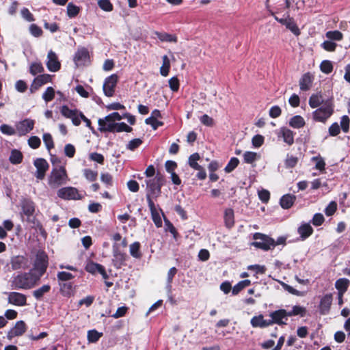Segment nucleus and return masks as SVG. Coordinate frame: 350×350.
<instances>
[{
  "label": "nucleus",
  "mask_w": 350,
  "mask_h": 350,
  "mask_svg": "<svg viewBox=\"0 0 350 350\" xmlns=\"http://www.w3.org/2000/svg\"><path fill=\"white\" fill-rule=\"evenodd\" d=\"M40 280L39 275L33 270H30L14 275L10 282L12 289H30L37 285Z\"/></svg>",
  "instance_id": "obj_1"
},
{
  "label": "nucleus",
  "mask_w": 350,
  "mask_h": 350,
  "mask_svg": "<svg viewBox=\"0 0 350 350\" xmlns=\"http://www.w3.org/2000/svg\"><path fill=\"white\" fill-rule=\"evenodd\" d=\"M165 183L164 176L160 173H157L154 178H148L146 180V200L148 202L149 200L157 198L161 192V187Z\"/></svg>",
  "instance_id": "obj_2"
},
{
  "label": "nucleus",
  "mask_w": 350,
  "mask_h": 350,
  "mask_svg": "<svg viewBox=\"0 0 350 350\" xmlns=\"http://www.w3.org/2000/svg\"><path fill=\"white\" fill-rule=\"evenodd\" d=\"M68 180V174L63 166L53 168L48 177V184L52 189H56L66 184Z\"/></svg>",
  "instance_id": "obj_3"
},
{
  "label": "nucleus",
  "mask_w": 350,
  "mask_h": 350,
  "mask_svg": "<svg viewBox=\"0 0 350 350\" xmlns=\"http://www.w3.org/2000/svg\"><path fill=\"white\" fill-rule=\"evenodd\" d=\"M254 239L255 241L252 243V245L256 247L266 251L275 247V240L267 235L261 233H255Z\"/></svg>",
  "instance_id": "obj_4"
},
{
  "label": "nucleus",
  "mask_w": 350,
  "mask_h": 350,
  "mask_svg": "<svg viewBox=\"0 0 350 350\" xmlns=\"http://www.w3.org/2000/svg\"><path fill=\"white\" fill-rule=\"evenodd\" d=\"M48 267V257L44 252H38L36 254L33 271L36 273L37 275H39V278L42 276L45 273Z\"/></svg>",
  "instance_id": "obj_5"
},
{
  "label": "nucleus",
  "mask_w": 350,
  "mask_h": 350,
  "mask_svg": "<svg viewBox=\"0 0 350 350\" xmlns=\"http://www.w3.org/2000/svg\"><path fill=\"white\" fill-rule=\"evenodd\" d=\"M57 196L66 200H77L82 199V196L78 189L72 187H66L59 189L57 191Z\"/></svg>",
  "instance_id": "obj_6"
},
{
  "label": "nucleus",
  "mask_w": 350,
  "mask_h": 350,
  "mask_svg": "<svg viewBox=\"0 0 350 350\" xmlns=\"http://www.w3.org/2000/svg\"><path fill=\"white\" fill-rule=\"evenodd\" d=\"M118 77L116 74H113L107 77L103 84V92L105 96L111 97L114 94L115 88L118 83Z\"/></svg>",
  "instance_id": "obj_7"
},
{
  "label": "nucleus",
  "mask_w": 350,
  "mask_h": 350,
  "mask_svg": "<svg viewBox=\"0 0 350 350\" xmlns=\"http://www.w3.org/2000/svg\"><path fill=\"white\" fill-rule=\"evenodd\" d=\"M34 124V120L29 118L18 122L16 124L17 134L19 136L25 135L33 129Z\"/></svg>",
  "instance_id": "obj_8"
},
{
  "label": "nucleus",
  "mask_w": 350,
  "mask_h": 350,
  "mask_svg": "<svg viewBox=\"0 0 350 350\" xmlns=\"http://www.w3.org/2000/svg\"><path fill=\"white\" fill-rule=\"evenodd\" d=\"M33 165L36 168V172L35 173L36 178L38 180L44 179L45 174L49 167V165L47 161L44 159L38 158L34 161Z\"/></svg>",
  "instance_id": "obj_9"
},
{
  "label": "nucleus",
  "mask_w": 350,
  "mask_h": 350,
  "mask_svg": "<svg viewBox=\"0 0 350 350\" xmlns=\"http://www.w3.org/2000/svg\"><path fill=\"white\" fill-rule=\"evenodd\" d=\"M46 65L48 70L51 72H57L60 69L61 63L58 59L57 54L52 50L47 54Z\"/></svg>",
  "instance_id": "obj_10"
},
{
  "label": "nucleus",
  "mask_w": 350,
  "mask_h": 350,
  "mask_svg": "<svg viewBox=\"0 0 350 350\" xmlns=\"http://www.w3.org/2000/svg\"><path fill=\"white\" fill-rule=\"evenodd\" d=\"M10 264L13 270L26 269L29 265L28 258L20 255L12 257Z\"/></svg>",
  "instance_id": "obj_11"
},
{
  "label": "nucleus",
  "mask_w": 350,
  "mask_h": 350,
  "mask_svg": "<svg viewBox=\"0 0 350 350\" xmlns=\"http://www.w3.org/2000/svg\"><path fill=\"white\" fill-rule=\"evenodd\" d=\"M8 303L17 306H24L27 304L26 296L21 293L10 292L8 294Z\"/></svg>",
  "instance_id": "obj_12"
},
{
  "label": "nucleus",
  "mask_w": 350,
  "mask_h": 350,
  "mask_svg": "<svg viewBox=\"0 0 350 350\" xmlns=\"http://www.w3.org/2000/svg\"><path fill=\"white\" fill-rule=\"evenodd\" d=\"M271 319L269 321L271 323V325L273 323H276L278 325L286 324V322L284 321V319L287 320L288 311L284 309L278 310L274 311L270 314Z\"/></svg>",
  "instance_id": "obj_13"
},
{
  "label": "nucleus",
  "mask_w": 350,
  "mask_h": 350,
  "mask_svg": "<svg viewBox=\"0 0 350 350\" xmlns=\"http://www.w3.org/2000/svg\"><path fill=\"white\" fill-rule=\"evenodd\" d=\"M98 130L100 132H113L116 124L112 119H108L107 116L104 118H100L98 121Z\"/></svg>",
  "instance_id": "obj_14"
},
{
  "label": "nucleus",
  "mask_w": 350,
  "mask_h": 350,
  "mask_svg": "<svg viewBox=\"0 0 350 350\" xmlns=\"http://www.w3.org/2000/svg\"><path fill=\"white\" fill-rule=\"evenodd\" d=\"M89 52L85 48L78 49L77 51L74 61L77 66L85 65L89 61Z\"/></svg>",
  "instance_id": "obj_15"
},
{
  "label": "nucleus",
  "mask_w": 350,
  "mask_h": 350,
  "mask_svg": "<svg viewBox=\"0 0 350 350\" xmlns=\"http://www.w3.org/2000/svg\"><path fill=\"white\" fill-rule=\"evenodd\" d=\"M314 81V76L310 73L306 72L304 74L299 81V88L301 91L309 90L312 85Z\"/></svg>",
  "instance_id": "obj_16"
},
{
  "label": "nucleus",
  "mask_w": 350,
  "mask_h": 350,
  "mask_svg": "<svg viewBox=\"0 0 350 350\" xmlns=\"http://www.w3.org/2000/svg\"><path fill=\"white\" fill-rule=\"evenodd\" d=\"M23 213L30 217L35 212V204L29 199H23L21 203Z\"/></svg>",
  "instance_id": "obj_17"
},
{
  "label": "nucleus",
  "mask_w": 350,
  "mask_h": 350,
  "mask_svg": "<svg viewBox=\"0 0 350 350\" xmlns=\"http://www.w3.org/2000/svg\"><path fill=\"white\" fill-rule=\"evenodd\" d=\"M328 118V109L327 107L323 106L315 110L313 112V118L315 121L325 122Z\"/></svg>",
  "instance_id": "obj_18"
},
{
  "label": "nucleus",
  "mask_w": 350,
  "mask_h": 350,
  "mask_svg": "<svg viewBox=\"0 0 350 350\" xmlns=\"http://www.w3.org/2000/svg\"><path fill=\"white\" fill-rule=\"evenodd\" d=\"M250 323L254 327L263 328L271 325V323L269 321V319H264L262 314L254 317L251 319Z\"/></svg>",
  "instance_id": "obj_19"
},
{
  "label": "nucleus",
  "mask_w": 350,
  "mask_h": 350,
  "mask_svg": "<svg viewBox=\"0 0 350 350\" xmlns=\"http://www.w3.org/2000/svg\"><path fill=\"white\" fill-rule=\"evenodd\" d=\"M148 207H149L150 213H151L152 218L155 225L157 227L161 226L162 221H161L159 214L157 210V208L155 206V204H154L153 200L148 199Z\"/></svg>",
  "instance_id": "obj_20"
},
{
  "label": "nucleus",
  "mask_w": 350,
  "mask_h": 350,
  "mask_svg": "<svg viewBox=\"0 0 350 350\" xmlns=\"http://www.w3.org/2000/svg\"><path fill=\"white\" fill-rule=\"evenodd\" d=\"M26 331V325L23 321H18L15 326L10 331V337L21 336Z\"/></svg>",
  "instance_id": "obj_21"
},
{
  "label": "nucleus",
  "mask_w": 350,
  "mask_h": 350,
  "mask_svg": "<svg viewBox=\"0 0 350 350\" xmlns=\"http://www.w3.org/2000/svg\"><path fill=\"white\" fill-rule=\"evenodd\" d=\"M350 280L347 278H339L336 280L335 284L336 288L340 296H342L344 293L348 290Z\"/></svg>",
  "instance_id": "obj_22"
},
{
  "label": "nucleus",
  "mask_w": 350,
  "mask_h": 350,
  "mask_svg": "<svg viewBox=\"0 0 350 350\" xmlns=\"http://www.w3.org/2000/svg\"><path fill=\"white\" fill-rule=\"evenodd\" d=\"M297 232L301 239L304 240L312 234L313 229L309 224L304 223L298 228Z\"/></svg>",
  "instance_id": "obj_23"
},
{
  "label": "nucleus",
  "mask_w": 350,
  "mask_h": 350,
  "mask_svg": "<svg viewBox=\"0 0 350 350\" xmlns=\"http://www.w3.org/2000/svg\"><path fill=\"white\" fill-rule=\"evenodd\" d=\"M225 226L228 228H231L234 224V211L229 208H226L224 211V216Z\"/></svg>",
  "instance_id": "obj_24"
},
{
  "label": "nucleus",
  "mask_w": 350,
  "mask_h": 350,
  "mask_svg": "<svg viewBox=\"0 0 350 350\" xmlns=\"http://www.w3.org/2000/svg\"><path fill=\"white\" fill-rule=\"evenodd\" d=\"M295 196L291 194L284 195L280 199V205L283 208L288 209L294 204Z\"/></svg>",
  "instance_id": "obj_25"
},
{
  "label": "nucleus",
  "mask_w": 350,
  "mask_h": 350,
  "mask_svg": "<svg viewBox=\"0 0 350 350\" xmlns=\"http://www.w3.org/2000/svg\"><path fill=\"white\" fill-rule=\"evenodd\" d=\"M286 27L289 29L294 35L299 36L300 34V30L295 23L294 19L288 15L286 16V21L284 23Z\"/></svg>",
  "instance_id": "obj_26"
},
{
  "label": "nucleus",
  "mask_w": 350,
  "mask_h": 350,
  "mask_svg": "<svg viewBox=\"0 0 350 350\" xmlns=\"http://www.w3.org/2000/svg\"><path fill=\"white\" fill-rule=\"evenodd\" d=\"M280 134L282 135L284 141L288 145H291L294 142L293 132L287 128H281Z\"/></svg>",
  "instance_id": "obj_27"
},
{
  "label": "nucleus",
  "mask_w": 350,
  "mask_h": 350,
  "mask_svg": "<svg viewBox=\"0 0 350 350\" xmlns=\"http://www.w3.org/2000/svg\"><path fill=\"white\" fill-rule=\"evenodd\" d=\"M324 103V98L321 93L312 94L309 99V105L312 108H316Z\"/></svg>",
  "instance_id": "obj_28"
},
{
  "label": "nucleus",
  "mask_w": 350,
  "mask_h": 350,
  "mask_svg": "<svg viewBox=\"0 0 350 350\" xmlns=\"http://www.w3.org/2000/svg\"><path fill=\"white\" fill-rule=\"evenodd\" d=\"M155 34L157 35V38L161 41V42H177V37L175 35L170 34L165 32H156Z\"/></svg>",
  "instance_id": "obj_29"
},
{
  "label": "nucleus",
  "mask_w": 350,
  "mask_h": 350,
  "mask_svg": "<svg viewBox=\"0 0 350 350\" xmlns=\"http://www.w3.org/2000/svg\"><path fill=\"white\" fill-rule=\"evenodd\" d=\"M289 125L295 129H300L305 125V120L301 116H295L290 119Z\"/></svg>",
  "instance_id": "obj_30"
},
{
  "label": "nucleus",
  "mask_w": 350,
  "mask_h": 350,
  "mask_svg": "<svg viewBox=\"0 0 350 350\" xmlns=\"http://www.w3.org/2000/svg\"><path fill=\"white\" fill-rule=\"evenodd\" d=\"M23 158V156L21 152L14 149L12 150L9 160L11 163L16 165L22 162Z\"/></svg>",
  "instance_id": "obj_31"
},
{
  "label": "nucleus",
  "mask_w": 350,
  "mask_h": 350,
  "mask_svg": "<svg viewBox=\"0 0 350 350\" xmlns=\"http://www.w3.org/2000/svg\"><path fill=\"white\" fill-rule=\"evenodd\" d=\"M50 290L51 286L49 284H44L40 288L35 290L33 292V295L37 300H40L42 299L43 295L49 293Z\"/></svg>",
  "instance_id": "obj_32"
},
{
  "label": "nucleus",
  "mask_w": 350,
  "mask_h": 350,
  "mask_svg": "<svg viewBox=\"0 0 350 350\" xmlns=\"http://www.w3.org/2000/svg\"><path fill=\"white\" fill-rule=\"evenodd\" d=\"M260 159V155L258 154L256 152H251V151H246L243 154V160L244 162L248 164H252L256 161Z\"/></svg>",
  "instance_id": "obj_33"
},
{
  "label": "nucleus",
  "mask_w": 350,
  "mask_h": 350,
  "mask_svg": "<svg viewBox=\"0 0 350 350\" xmlns=\"http://www.w3.org/2000/svg\"><path fill=\"white\" fill-rule=\"evenodd\" d=\"M163 64L160 68V73L162 76L166 77L169 74L170 68V62L167 55H163L162 57Z\"/></svg>",
  "instance_id": "obj_34"
},
{
  "label": "nucleus",
  "mask_w": 350,
  "mask_h": 350,
  "mask_svg": "<svg viewBox=\"0 0 350 350\" xmlns=\"http://www.w3.org/2000/svg\"><path fill=\"white\" fill-rule=\"evenodd\" d=\"M60 291L64 296H70L73 293V286L71 282L59 284Z\"/></svg>",
  "instance_id": "obj_35"
},
{
  "label": "nucleus",
  "mask_w": 350,
  "mask_h": 350,
  "mask_svg": "<svg viewBox=\"0 0 350 350\" xmlns=\"http://www.w3.org/2000/svg\"><path fill=\"white\" fill-rule=\"evenodd\" d=\"M129 251L131 255L135 258H140L142 257V253L140 252V243L139 242H135L130 245Z\"/></svg>",
  "instance_id": "obj_36"
},
{
  "label": "nucleus",
  "mask_w": 350,
  "mask_h": 350,
  "mask_svg": "<svg viewBox=\"0 0 350 350\" xmlns=\"http://www.w3.org/2000/svg\"><path fill=\"white\" fill-rule=\"evenodd\" d=\"M200 159V157L198 153H193V154H192L189 157V160H188V163H189V166L191 168H193V169H194L196 170L201 169V165H200L198 163V161Z\"/></svg>",
  "instance_id": "obj_37"
},
{
  "label": "nucleus",
  "mask_w": 350,
  "mask_h": 350,
  "mask_svg": "<svg viewBox=\"0 0 350 350\" xmlns=\"http://www.w3.org/2000/svg\"><path fill=\"white\" fill-rule=\"evenodd\" d=\"M51 81V76L49 74H42L35 78L33 82L36 85L41 86Z\"/></svg>",
  "instance_id": "obj_38"
},
{
  "label": "nucleus",
  "mask_w": 350,
  "mask_h": 350,
  "mask_svg": "<svg viewBox=\"0 0 350 350\" xmlns=\"http://www.w3.org/2000/svg\"><path fill=\"white\" fill-rule=\"evenodd\" d=\"M311 161L317 170H318L319 171H322V170H325V163L324 160L323 159V158H321V157H319V156L313 157L311 159Z\"/></svg>",
  "instance_id": "obj_39"
},
{
  "label": "nucleus",
  "mask_w": 350,
  "mask_h": 350,
  "mask_svg": "<svg viewBox=\"0 0 350 350\" xmlns=\"http://www.w3.org/2000/svg\"><path fill=\"white\" fill-rule=\"evenodd\" d=\"M251 284V281L249 280H245L239 282L237 283L233 288H232V294L237 295L238 294L242 289L244 288L250 286Z\"/></svg>",
  "instance_id": "obj_40"
},
{
  "label": "nucleus",
  "mask_w": 350,
  "mask_h": 350,
  "mask_svg": "<svg viewBox=\"0 0 350 350\" xmlns=\"http://www.w3.org/2000/svg\"><path fill=\"white\" fill-rule=\"evenodd\" d=\"M306 310L305 308L300 306H294L292 310L288 312V317L300 315L304 317L306 314Z\"/></svg>",
  "instance_id": "obj_41"
},
{
  "label": "nucleus",
  "mask_w": 350,
  "mask_h": 350,
  "mask_svg": "<svg viewBox=\"0 0 350 350\" xmlns=\"http://www.w3.org/2000/svg\"><path fill=\"white\" fill-rule=\"evenodd\" d=\"M103 336V333L98 332L96 329H92L88 332V340L90 342H96Z\"/></svg>",
  "instance_id": "obj_42"
},
{
  "label": "nucleus",
  "mask_w": 350,
  "mask_h": 350,
  "mask_svg": "<svg viewBox=\"0 0 350 350\" xmlns=\"http://www.w3.org/2000/svg\"><path fill=\"white\" fill-rule=\"evenodd\" d=\"M29 72L32 75H36L44 72V67L40 62H34L31 64Z\"/></svg>",
  "instance_id": "obj_43"
},
{
  "label": "nucleus",
  "mask_w": 350,
  "mask_h": 350,
  "mask_svg": "<svg viewBox=\"0 0 350 350\" xmlns=\"http://www.w3.org/2000/svg\"><path fill=\"white\" fill-rule=\"evenodd\" d=\"M79 8L72 3L67 5V14L70 18L75 17L79 12Z\"/></svg>",
  "instance_id": "obj_44"
},
{
  "label": "nucleus",
  "mask_w": 350,
  "mask_h": 350,
  "mask_svg": "<svg viewBox=\"0 0 350 350\" xmlns=\"http://www.w3.org/2000/svg\"><path fill=\"white\" fill-rule=\"evenodd\" d=\"M239 163V161L237 158H236V157L231 158L230 161L228 162V163L227 164V165L226 166V167L224 169L225 172L227 173H230V172H232L237 167Z\"/></svg>",
  "instance_id": "obj_45"
},
{
  "label": "nucleus",
  "mask_w": 350,
  "mask_h": 350,
  "mask_svg": "<svg viewBox=\"0 0 350 350\" xmlns=\"http://www.w3.org/2000/svg\"><path fill=\"white\" fill-rule=\"evenodd\" d=\"M74 278L75 276L72 273L66 271H59L57 274L58 281L61 282H67L72 280Z\"/></svg>",
  "instance_id": "obj_46"
},
{
  "label": "nucleus",
  "mask_w": 350,
  "mask_h": 350,
  "mask_svg": "<svg viewBox=\"0 0 350 350\" xmlns=\"http://www.w3.org/2000/svg\"><path fill=\"white\" fill-rule=\"evenodd\" d=\"M133 129L124 122L116 123L113 132H131Z\"/></svg>",
  "instance_id": "obj_47"
},
{
  "label": "nucleus",
  "mask_w": 350,
  "mask_h": 350,
  "mask_svg": "<svg viewBox=\"0 0 350 350\" xmlns=\"http://www.w3.org/2000/svg\"><path fill=\"white\" fill-rule=\"evenodd\" d=\"M83 175L85 178L89 181H94L96 180L98 176V172L96 171L92 170L90 169L83 170Z\"/></svg>",
  "instance_id": "obj_48"
},
{
  "label": "nucleus",
  "mask_w": 350,
  "mask_h": 350,
  "mask_svg": "<svg viewBox=\"0 0 350 350\" xmlns=\"http://www.w3.org/2000/svg\"><path fill=\"white\" fill-rule=\"evenodd\" d=\"M55 96V90L52 87H49L46 88L45 92L42 94V98L46 102H49L54 98Z\"/></svg>",
  "instance_id": "obj_49"
},
{
  "label": "nucleus",
  "mask_w": 350,
  "mask_h": 350,
  "mask_svg": "<svg viewBox=\"0 0 350 350\" xmlns=\"http://www.w3.org/2000/svg\"><path fill=\"white\" fill-rule=\"evenodd\" d=\"M142 140L139 138H135L131 140L126 145V148L128 150L133 151L139 146H140L142 144Z\"/></svg>",
  "instance_id": "obj_50"
},
{
  "label": "nucleus",
  "mask_w": 350,
  "mask_h": 350,
  "mask_svg": "<svg viewBox=\"0 0 350 350\" xmlns=\"http://www.w3.org/2000/svg\"><path fill=\"white\" fill-rule=\"evenodd\" d=\"M0 131L5 135H13L17 133L16 129L8 124H2Z\"/></svg>",
  "instance_id": "obj_51"
},
{
  "label": "nucleus",
  "mask_w": 350,
  "mask_h": 350,
  "mask_svg": "<svg viewBox=\"0 0 350 350\" xmlns=\"http://www.w3.org/2000/svg\"><path fill=\"white\" fill-rule=\"evenodd\" d=\"M83 116V113L78 110L76 109V111L74 112V113L72 116L71 119L72 122L75 126H79L81 124L82 117Z\"/></svg>",
  "instance_id": "obj_52"
},
{
  "label": "nucleus",
  "mask_w": 350,
  "mask_h": 350,
  "mask_svg": "<svg viewBox=\"0 0 350 350\" xmlns=\"http://www.w3.org/2000/svg\"><path fill=\"white\" fill-rule=\"evenodd\" d=\"M43 141L46 147V148L50 150L53 148H54V143L53 140V137L49 133H44L43 135Z\"/></svg>",
  "instance_id": "obj_53"
},
{
  "label": "nucleus",
  "mask_w": 350,
  "mask_h": 350,
  "mask_svg": "<svg viewBox=\"0 0 350 350\" xmlns=\"http://www.w3.org/2000/svg\"><path fill=\"white\" fill-rule=\"evenodd\" d=\"M320 311L325 314L328 312V295H325L321 300L319 305Z\"/></svg>",
  "instance_id": "obj_54"
},
{
  "label": "nucleus",
  "mask_w": 350,
  "mask_h": 350,
  "mask_svg": "<svg viewBox=\"0 0 350 350\" xmlns=\"http://www.w3.org/2000/svg\"><path fill=\"white\" fill-rule=\"evenodd\" d=\"M350 126V118L347 116H343L340 120V127L341 129L347 133L349 131Z\"/></svg>",
  "instance_id": "obj_55"
},
{
  "label": "nucleus",
  "mask_w": 350,
  "mask_h": 350,
  "mask_svg": "<svg viewBox=\"0 0 350 350\" xmlns=\"http://www.w3.org/2000/svg\"><path fill=\"white\" fill-rule=\"evenodd\" d=\"M98 4L104 11L110 12L113 10V5L109 0H99Z\"/></svg>",
  "instance_id": "obj_56"
},
{
  "label": "nucleus",
  "mask_w": 350,
  "mask_h": 350,
  "mask_svg": "<svg viewBox=\"0 0 350 350\" xmlns=\"http://www.w3.org/2000/svg\"><path fill=\"white\" fill-rule=\"evenodd\" d=\"M343 38V34L338 30L329 31V40L340 41Z\"/></svg>",
  "instance_id": "obj_57"
},
{
  "label": "nucleus",
  "mask_w": 350,
  "mask_h": 350,
  "mask_svg": "<svg viewBox=\"0 0 350 350\" xmlns=\"http://www.w3.org/2000/svg\"><path fill=\"white\" fill-rule=\"evenodd\" d=\"M264 142V137L261 135H256L252 139V144L254 147L259 148Z\"/></svg>",
  "instance_id": "obj_58"
},
{
  "label": "nucleus",
  "mask_w": 350,
  "mask_h": 350,
  "mask_svg": "<svg viewBox=\"0 0 350 350\" xmlns=\"http://www.w3.org/2000/svg\"><path fill=\"white\" fill-rule=\"evenodd\" d=\"M145 122L146 124L151 125L154 130H156L159 126H161L163 124L162 122L159 121L156 118H146Z\"/></svg>",
  "instance_id": "obj_59"
},
{
  "label": "nucleus",
  "mask_w": 350,
  "mask_h": 350,
  "mask_svg": "<svg viewBox=\"0 0 350 350\" xmlns=\"http://www.w3.org/2000/svg\"><path fill=\"white\" fill-rule=\"evenodd\" d=\"M40 139L37 136H31L28 139L29 146L33 149L38 148L40 146Z\"/></svg>",
  "instance_id": "obj_60"
},
{
  "label": "nucleus",
  "mask_w": 350,
  "mask_h": 350,
  "mask_svg": "<svg viewBox=\"0 0 350 350\" xmlns=\"http://www.w3.org/2000/svg\"><path fill=\"white\" fill-rule=\"evenodd\" d=\"M247 269L254 271L256 274H263L266 271V268L264 265H250Z\"/></svg>",
  "instance_id": "obj_61"
},
{
  "label": "nucleus",
  "mask_w": 350,
  "mask_h": 350,
  "mask_svg": "<svg viewBox=\"0 0 350 350\" xmlns=\"http://www.w3.org/2000/svg\"><path fill=\"white\" fill-rule=\"evenodd\" d=\"M325 221V218L321 213H316L312 217V224L315 226H321L323 221Z\"/></svg>",
  "instance_id": "obj_62"
},
{
  "label": "nucleus",
  "mask_w": 350,
  "mask_h": 350,
  "mask_svg": "<svg viewBox=\"0 0 350 350\" xmlns=\"http://www.w3.org/2000/svg\"><path fill=\"white\" fill-rule=\"evenodd\" d=\"M179 80L177 77H172L169 80V86L172 91L177 92L179 89Z\"/></svg>",
  "instance_id": "obj_63"
},
{
  "label": "nucleus",
  "mask_w": 350,
  "mask_h": 350,
  "mask_svg": "<svg viewBox=\"0 0 350 350\" xmlns=\"http://www.w3.org/2000/svg\"><path fill=\"white\" fill-rule=\"evenodd\" d=\"M64 153L69 157L72 158L75 154V148L72 144H68L64 147Z\"/></svg>",
  "instance_id": "obj_64"
}]
</instances>
